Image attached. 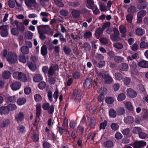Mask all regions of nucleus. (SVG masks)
I'll use <instances>...</instances> for the list:
<instances>
[{
  "instance_id": "1",
  "label": "nucleus",
  "mask_w": 148,
  "mask_h": 148,
  "mask_svg": "<svg viewBox=\"0 0 148 148\" xmlns=\"http://www.w3.org/2000/svg\"><path fill=\"white\" fill-rule=\"evenodd\" d=\"M3 55L4 57H6L7 61L10 63H15L17 60V56L14 53L10 51L8 53V51L4 49L3 52Z\"/></svg>"
},
{
  "instance_id": "2",
  "label": "nucleus",
  "mask_w": 148,
  "mask_h": 148,
  "mask_svg": "<svg viewBox=\"0 0 148 148\" xmlns=\"http://www.w3.org/2000/svg\"><path fill=\"white\" fill-rule=\"evenodd\" d=\"M13 77L15 79L25 82L27 81L26 75L23 73L18 71L14 72L13 74Z\"/></svg>"
},
{
  "instance_id": "3",
  "label": "nucleus",
  "mask_w": 148,
  "mask_h": 148,
  "mask_svg": "<svg viewBox=\"0 0 148 148\" xmlns=\"http://www.w3.org/2000/svg\"><path fill=\"white\" fill-rule=\"evenodd\" d=\"M99 75L102 77L104 82L106 84H110L113 81L112 78L109 75L104 73L103 72L100 73Z\"/></svg>"
},
{
  "instance_id": "4",
  "label": "nucleus",
  "mask_w": 148,
  "mask_h": 148,
  "mask_svg": "<svg viewBox=\"0 0 148 148\" xmlns=\"http://www.w3.org/2000/svg\"><path fill=\"white\" fill-rule=\"evenodd\" d=\"M114 34H112L110 36L111 39L113 41L115 42L119 41L120 40V38L119 36V32L118 29L116 27L113 29Z\"/></svg>"
},
{
  "instance_id": "5",
  "label": "nucleus",
  "mask_w": 148,
  "mask_h": 148,
  "mask_svg": "<svg viewBox=\"0 0 148 148\" xmlns=\"http://www.w3.org/2000/svg\"><path fill=\"white\" fill-rule=\"evenodd\" d=\"M38 32L48 33L51 32V29L47 25H40L37 27Z\"/></svg>"
},
{
  "instance_id": "6",
  "label": "nucleus",
  "mask_w": 148,
  "mask_h": 148,
  "mask_svg": "<svg viewBox=\"0 0 148 148\" xmlns=\"http://www.w3.org/2000/svg\"><path fill=\"white\" fill-rule=\"evenodd\" d=\"M8 25H1L0 26V32L1 36L3 37H7L8 35Z\"/></svg>"
},
{
  "instance_id": "7",
  "label": "nucleus",
  "mask_w": 148,
  "mask_h": 148,
  "mask_svg": "<svg viewBox=\"0 0 148 148\" xmlns=\"http://www.w3.org/2000/svg\"><path fill=\"white\" fill-rule=\"evenodd\" d=\"M146 143L143 140L135 142L133 144L134 148H141L145 146Z\"/></svg>"
},
{
  "instance_id": "8",
  "label": "nucleus",
  "mask_w": 148,
  "mask_h": 148,
  "mask_svg": "<svg viewBox=\"0 0 148 148\" xmlns=\"http://www.w3.org/2000/svg\"><path fill=\"white\" fill-rule=\"evenodd\" d=\"M25 2L28 8H31L33 5L36 8L38 7V4L36 2V0H25Z\"/></svg>"
},
{
  "instance_id": "9",
  "label": "nucleus",
  "mask_w": 148,
  "mask_h": 148,
  "mask_svg": "<svg viewBox=\"0 0 148 148\" xmlns=\"http://www.w3.org/2000/svg\"><path fill=\"white\" fill-rule=\"evenodd\" d=\"M10 86L12 90H16L19 89L20 88L21 84L19 82L15 81L13 82L11 84Z\"/></svg>"
},
{
  "instance_id": "10",
  "label": "nucleus",
  "mask_w": 148,
  "mask_h": 148,
  "mask_svg": "<svg viewBox=\"0 0 148 148\" xmlns=\"http://www.w3.org/2000/svg\"><path fill=\"white\" fill-rule=\"evenodd\" d=\"M58 67L57 65L51 66L49 69L47 73L48 76L49 77L53 75L55 72L58 70Z\"/></svg>"
},
{
  "instance_id": "11",
  "label": "nucleus",
  "mask_w": 148,
  "mask_h": 148,
  "mask_svg": "<svg viewBox=\"0 0 148 148\" xmlns=\"http://www.w3.org/2000/svg\"><path fill=\"white\" fill-rule=\"evenodd\" d=\"M104 29L101 28L100 27L97 28L95 33V35L97 39H99L100 37L102 36L103 31Z\"/></svg>"
},
{
  "instance_id": "12",
  "label": "nucleus",
  "mask_w": 148,
  "mask_h": 148,
  "mask_svg": "<svg viewBox=\"0 0 148 148\" xmlns=\"http://www.w3.org/2000/svg\"><path fill=\"white\" fill-rule=\"evenodd\" d=\"M128 96L130 98H133L135 97L137 95L136 92L132 88H128L127 90Z\"/></svg>"
},
{
  "instance_id": "13",
  "label": "nucleus",
  "mask_w": 148,
  "mask_h": 148,
  "mask_svg": "<svg viewBox=\"0 0 148 148\" xmlns=\"http://www.w3.org/2000/svg\"><path fill=\"white\" fill-rule=\"evenodd\" d=\"M129 68L127 64L123 62L120 64L119 66V69L122 71H127Z\"/></svg>"
},
{
  "instance_id": "14",
  "label": "nucleus",
  "mask_w": 148,
  "mask_h": 148,
  "mask_svg": "<svg viewBox=\"0 0 148 148\" xmlns=\"http://www.w3.org/2000/svg\"><path fill=\"white\" fill-rule=\"evenodd\" d=\"M15 23L17 27L20 31L23 32L25 30V26L22 23L19 22L18 21L15 20Z\"/></svg>"
},
{
  "instance_id": "15",
  "label": "nucleus",
  "mask_w": 148,
  "mask_h": 148,
  "mask_svg": "<svg viewBox=\"0 0 148 148\" xmlns=\"http://www.w3.org/2000/svg\"><path fill=\"white\" fill-rule=\"evenodd\" d=\"M138 65L142 68H148V61H147L142 60L138 63Z\"/></svg>"
},
{
  "instance_id": "16",
  "label": "nucleus",
  "mask_w": 148,
  "mask_h": 148,
  "mask_svg": "<svg viewBox=\"0 0 148 148\" xmlns=\"http://www.w3.org/2000/svg\"><path fill=\"white\" fill-rule=\"evenodd\" d=\"M24 116L23 113L20 112L15 116V120L17 122L22 121L24 119Z\"/></svg>"
},
{
  "instance_id": "17",
  "label": "nucleus",
  "mask_w": 148,
  "mask_h": 148,
  "mask_svg": "<svg viewBox=\"0 0 148 148\" xmlns=\"http://www.w3.org/2000/svg\"><path fill=\"white\" fill-rule=\"evenodd\" d=\"M92 80L90 78L87 79L85 82L84 86L86 88H89L91 86Z\"/></svg>"
},
{
  "instance_id": "18",
  "label": "nucleus",
  "mask_w": 148,
  "mask_h": 148,
  "mask_svg": "<svg viewBox=\"0 0 148 148\" xmlns=\"http://www.w3.org/2000/svg\"><path fill=\"white\" fill-rule=\"evenodd\" d=\"M43 77L40 74H37L35 75L33 78V81L35 82H38L42 80Z\"/></svg>"
},
{
  "instance_id": "19",
  "label": "nucleus",
  "mask_w": 148,
  "mask_h": 148,
  "mask_svg": "<svg viewBox=\"0 0 148 148\" xmlns=\"http://www.w3.org/2000/svg\"><path fill=\"white\" fill-rule=\"evenodd\" d=\"M9 111L7 106H2L0 107V114H7L9 113Z\"/></svg>"
},
{
  "instance_id": "20",
  "label": "nucleus",
  "mask_w": 148,
  "mask_h": 148,
  "mask_svg": "<svg viewBox=\"0 0 148 148\" xmlns=\"http://www.w3.org/2000/svg\"><path fill=\"white\" fill-rule=\"evenodd\" d=\"M41 53L42 56L45 57L47 54V46L43 45L41 48Z\"/></svg>"
},
{
  "instance_id": "21",
  "label": "nucleus",
  "mask_w": 148,
  "mask_h": 148,
  "mask_svg": "<svg viewBox=\"0 0 148 148\" xmlns=\"http://www.w3.org/2000/svg\"><path fill=\"white\" fill-rule=\"evenodd\" d=\"M94 82L95 83L94 84V86H97V87H98V89H99V92H101V93H103V92H102V89H103V90L106 91L107 90V89L105 88H102V87L100 88V87L101 86V84L100 83H97L96 81H95V79L94 80Z\"/></svg>"
},
{
  "instance_id": "22",
  "label": "nucleus",
  "mask_w": 148,
  "mask_h": 148,
  "mask_svg": "<svg viewBox=\"0 0 148 148\" xmlns=\"http://www.w3.org/2000/svg\"><path fill=\"white\" fill-rule=\"evenodd\" d=\"M11 76L10 72L8 71H4L2 74V77L5 79H8Z\"/></svg>"
},
{
  "instance_id": "23",
  "label": "nucleus",
  "mask_w": 148,
  "mask_h": 148,
  "mask_svg": "<svg viewBox=\"0 0 148 148\" xmlns=\"http://www.w3.org/2000/svg\"><path fill=\"white\" fill-rule=\"evenodd\" d=\"M124 121L126 124H129L133 123L134 119L132 117L128 116L124 118Z\"/></svg>"
},
{
  "instance_id": "24",
  "label": "nucleus",
  "mask_w": 148,
  "mask_h": 148,
  "mask_svg": "<svg viewBox=\"0 0 148 148\" xmlns=\"http://www.w3.org/2000/svg\"><path fill=\"white\" fill-rule=\"evenodd\" d=\"M71 14L73 17L77 18L79 17L80 15V12L76 10L73 9L71 12Z\"/></svg>"
},
{
  "instance_id": "25",
  "label": "nucleus",
  "mask_w": 148,
  "mask_h": 148,
  "mask_svg": "<svg viewBox=\"0 0 148 148\" xmlns=\"http://www.w3.org/2000/svg\"><path fill=\"white\" fill-rule=\"evenodd\" d=\"M122 72H116L115 73L114 76L116 79L120 81L122 80L123 78V76L121 74Z\"/></svg>"
},
{
  "instance_id": "26",
  "label": "nucleus",
  "mask_w": 148,
  "mask_h": 148,
  "mask_svg": "<svg viewBox=\"0 0 148 148\" xmlns=\"http://www.w3.org/2000/svg\"><path fill=\"white\" fill-rule=\"evenodd\" d=\"M114 61L117 63H120L123 62L124 60L123 57L120 56H116L114 58Z\"/></svg>"
},
{
  "instance_id": "27",
  "label": "nucleus",
  "mask_w": 148,
  "mask_h": 148,
  "mask_svg": "<svg viewBox=\"0 0 148 148\" xmlns=\"http://www.w3.org/2000/svg\"><path fill=\"white\" fill-rule=\"evenodd\" d=\"M63 50L66 55H69L70 54L71 50L68 46L64 45L63 48Z\"/></svg>"
},
{
  "instance_id": "28",
  "label": "nucleus",
  "mask_w": 148,
  "mask_h": 148,
  "mask_svg": "<svg viewBox=\"0 0 148 148\" xmlns=\"http://www.w3.org/2000/svg\"><path fill=\"white\" fill-rule=\"evenodd\" d=\"M125 108L129 110L132 111L133 108L131 103L129 101L126 102L125 103Z\"/></svg>"
},
{
  "instance_id": "29",
  "label": "nucleus",
  "mask_w": 148,
  "mask_h": 148,
  "mask_svg": "<svg viewBox=\"0 0 148 148\" xmlns=\"http://www.w3.org/2000/svg\"><path fill=\"white\" fill-rule=\"evenodd\" d=\"M136 10V7L134 5H132L129 7L127 10V12L130 14H133Z\"/></svg>"
},
{
  "instance_id": "30",
  "label": "nucleus",
  "mask_w": 148,
  "mask_h": 148,
  "mask_svg": "<svg viewBox=\"0 0 148 148\" xmlns=\"http://www.w3.org/2000/svg\"><path fill=\"white\" fill-rule=\"evenodd\" d=\"M82 93L80 91H78L77 92V93L75 94L73 92L74 97L75 98V99L77 100V102L80 101L81 99Z\"/></svg>"
},
{
  "instance_id": "31",
  "label": "nucleus",
  "mask_w": 148,
  "mask_h": 148,
  "mask_svg": "<svg viewBox=\"0 0 148 148\" xmlns=\"http://www.w3.org/2000/svg\"><path fill=\"white\" fill-rule=\"evenodd\" d=\"M87 7L89 9H92L94 8V1L93 0H87Z\"/></svg>"
},
{
  "instance_id": "32",
  "label": "nucleus",
  "mask_w": 148,
  "mask_h": 148,
  "mask_svg": "<svg viewBox=\"0 0 148 148\" xmlns=\"http://www.w3.org/2000/svg\"><path fill=\"white\" fill-rule=\"evenodd\" d=\"M41 113V107L40 104L36 105V117H39Z\"/></svg>"
},
{
  "instance_id": "33",
  "label": "nucleus",
  "mask_w": 148,
  "mask_h": 148,
  "mask_svg": "<svg viewBox=\"0 0 148 148\" xmlns=\"http://www.w3.org/2000/svg\"><path fill=\"white\" fill-rule=\"evenodd\" d=\"M27 65L29 68L32 71H35L36 69V64L32 62H28Z\"/></svg>"
},
{
  "instance_id": "34",
  "label": "nucleus",
  "mask_w": 148,
  "mask_h": 148,
  "mask_svg": "<svg viewBox=\"0 0 148 148\" xmlns=\"http://www.w3.org/2000/svg\"><path fill=\"white\" fill-rule=\"evenodd\" d=\"M7 106L9 112L10 111H12L14 110L17 108L16 105L13 103L10 104L8 105Z\"/></svg>"
},
{
  "instance_id": "35",
  "label": "nucleus",
  "mask_w": 148,
  "mask_h": 148,
  "mask_svg": "<svg viewBox=\"0 0 148 148\" xmlns=\"http://www.w3.org/2000/svg\"><path fill=\"white\" fill-rule=\"evenodd\" d=\"M103 145L106 147L110 148L114 146V143L112 141L108 140L104 142L103 143Z\"/></svg>"
},
{
  "instance_id": "36",
  "label": "nucleus",
  "mask_w": 148,
  "mask_h": 148,
  "mask_svg": "<svg viewBox=\"0 0 148 148\" xmlns=\"http://www.w3.org/2000/svg\"><path fill=\"white\" fill-rule=\"evenodd\" d=\"M136 34L138 36H142L145 33V30L140 28H137L135 30Z\"/></svg>"
},
{
  "instance_id": "37",
  "label": "nucleus",
  "mask_w": 148,
  "mask_h": 148,
  "mask_svg": "<svg viewBox=\"0 0 148 148\" xmlns=\"http://www.w3.org/2000/svg\"><path fill=\"white\" fill-rule=\"evenodd\" d=\"M132 131L133 133L135 134H139L140 132L142 131V130L140 127H135L133 128Z\"/></svg>"
},
{
  "instance_id": "38",
  "label": "nucleus",
  "mask_w": 148,
  "mask_h": 148,
  "mask_svg": "<svg viewBox=\"0 0 148 148\" xmlns=\"http://www.w3.org/2000/svg\"><path fill=\"white\" fill-rule=\"evenodd\" d=\"M21 51L23 54H27L29 52L28 48L26 46H23L21 48Z\"/></svg>"
},
{
  "instance_id": "39",
  "label": "nucleus",
  "mask_w": 148,
  "mask_h": 148,
  "mask_svg": "<svg viewBox=\"0 0 148 148\" xmlns=\"http://www.w3.org/2000/svg\"><path fill=\"white\" fill-rule=\"evenodd\" d=\"M26 101V99L24 98H21L18 99L17 101V103L19 105H21L25 104Z\"/></svg>"
},
{
  "instance_id": "40",
  "label": "nucleus",
  "mask_w": 148,
  "mask_h": 148,
  "mask_svg": "<svg viewBox=\"0 0 148 148\" xmlns=\"http://www.w3.org/2000/svg\"><path fill=\"white\" fill-rule=\"evenodd\" d=\"M143 4H139L137 5V8L139 10L143 9L145 8L147 6L148 4L146 2H143Z\"/></svg>"
},
{
  "instance_id": "41",
  "label": "nucleus",
  "mask_w": 148,
  "mask_h": 148,
  "mask_svg": "<svg viewBox=\"0 0 148 148\" xmlns=\"http://www.w3.org/2000/svg\"><path fill=\"white\" fill-rule=\"evenodd\" d=\"M100 42L102 44L106 45L108 44L109 42V40L106 37H101L99 39Z\"/></svg>"
},
{
  "instance_id": "42",
  "label": "nucleus",
  "mask_w": 148,
  "mask_h": 148,
  "mask_svg": "<svg viewBox=\"0 0 148 148\" xmlns=\"http://www.w3.org/2000/svg\"><path fill=\"white\" fill-rule=\"evenodd\" d=\"M118 115H121L124 114L125 113V110L123 107H120L117 110Z\"/></svg>"
},
{
  "instance_id": "43",
  "label": "nucleus",
  "mask_w": 148,
  "mask_h": 148,
  "mask_svg": "<svg viewBox=\"0 0 148 148\" xmlns=\"http://www.w3.org/2000/svg\"><path fill=\"white\" fill-rule=\"evenodd\" d=\"M59 12L60 15L64 16H68L69 15L68 11L66 10L62 9Z\"/></svg>"
},
{
  "instance_id": "44",
  "label": "nucleus",
  "mask_w": 148,
  "mask_h": 148,
  "mask_svg": "<svg viewBox=\"0 0 148 148\" xmlns=\"http://www.w3.org/2000/svg\"><path fill=\"white\" fill-rule=\"evenodd\" d=\"M110 116L112 118H115L116 116V112L113 109H110L109 112Z\"/></svg>"
},
{
  "instance_id": "45",
  "label": "nucleus",
  "mask_w": 148,
  "mask_h": 148,
  "mask_svg": "<svg viewBox=\"0 0 148 148\" xmlns=\"http://www.w3.org/2000/svg\"><path fill=\"white\" fill-rule=\"evenodd\" d=\"M99 4L100 6V9L101 11H105L106 10L105 4L101 2H99Z\"/></svg>"
},
{
  "instance_id": "46",
  "label": "nucleus",
  "mask_w": 148,
  "mask_h": 148,
  "mask_svg": "<svg viewBox=\"0 0 148 148\" xmlns=\"http://www.w3.org/2000/svg\"><path fill=\"white\" fill-rule=\"evenodd\" d=\"M25 36L26 39H32L33 36V34L30 31H27L25 33Z\"/></svg>"
},
{
  "instance_id": "47",
  "label": "nucleus",
  "mask_w": 148,
  "mask_h": 148,
  "mask_svg": "<svg viewBox=\"0 0 148 148\" xmlns=\"http://www.w3.org/2000/svg\"><path fill=\"white\" fill-rule=\"evenodd\" d=\"M119 29L120 32L123 34H125L127 32V29L126 27L123 25L120 26Z\"/></svg>"
},
{
  "instance_id": "48",
  "label": "nucleus",
  "mask_w": 148,
  "mask_h": 148,
  "mask_svg": "<svg viewBox=\"0 0 148 148\" xmlns=\"http://www.w3.org/2000/svg\"><path fill=\"white\" fill-rule=\"evenodd\" d=\"M83 47L86 51H89L91 49V46L89 43L87 42H85L83 45Z\"/></svg>"
},
{
  "instance_id": "49",
  "label": "nucleus",
  "mask_w": 148,
  "mask_h": 148,
  "mask_svg": "<svg viewBox=\"0 0 148 148\" xmlns=\"http://www.w3.org/2000/svg\"><path fill=\"white\" fill-rule=\"evenodd\" d=\"M125 98V95L123 93H121L118 96L117 99L119 101H121L124 100Z\"/></svg>"
},
{
  "instance_id": "50",
  "label": "nucleus",
  "mask_w": 148,
  "mask_h": 148,
  "mask_svg": "<svg viewBox=\"0 0 148 148\" xmlns=\"http://www.w3.org/2000/svg\"><path fill=\"white\" fill-rule=\"evenodd\" d=\"M110 127L114 131L117 130L119 127V125L115 123H113L111 124L110 125Z\"/></svg>"
},
{
  "instance_id": "51",
  "label": "nucleus",
  "mask_w": 148,
  "mask_h": 148,
  "mask_svg": "<svg viewBox=\"0 0 148 148\" xmlns=\"http://www.w3.org/2000/svg\"><path fill=\"white\" fill-rule=\"evenodd\" d=\"M113 46L118 49H121L123 48V45L119 42H116L113 45Z\"/></svg>"
},
{
  "instance_id": "52",
  "label": "nucleus",
  "mask_w": 148,
  "mask_h": 148,
  "mask_svg": "<svg viewBox=\"0 0 148 148\" xmlns=\"http://www.w3.org/2000/svg\"><path fill=\"white\" fill-rule=\"evenodd\" d=\"M92 36V33L90 31H88L84 33V37L85 38L89 39Z\"/></svg>"
},
{
  "instance_id": "53",
  "label": "nucleus",
  "mask_w": 148,
  "mask_h": 148,
  "mask_svg": "<svg viewBox=\"0 0 148 148\" xmlns=\"http://www.w3.org/2000/svg\"><path fill=\"white\" fill-rule=\"evenodd\" d=\"M12 34L15 36H18L19 34V31L18 29L16 28H12L11 29Z\"/></svg>"
},
{
  "instance_id": "54",
  "label": "nucleus",
  "mask_w": 148,
  "mask_h": 148,
  "mask_svg": "<svg viewBox=\"0 0 148 148\" xmlns=\"http://www.w3.org/2000/svg\"><path fill=\"white\" fill-rule=\"evenodd\" d=\"M147 12L145 10H142L138 13L137 16L143 17L145 16Z\"/></svg>"
},
{
  "instance_id": "55",
  "label": "nucleus",
  "mask_w": 148,
  "mask_h": 148,
  "mask_svg": "<svg viewBox=\"0 0 148 148\" xmlns=\"http://www.w3.org/2000/svg\"><path fill=\"white\" fill-rule=\"evenodd\" d=\"M96 123V121L95 119L93 117H91L90 118V126L91 127H93L95 125Z\"/></svg>"
},
{
  "instance_id": "56",
  "label": "nucleus",
  "mask_w": 148,
  "mask_h": 148,
  "mask_svg": "<svg viewBox=\"0 0 148 148\" xmlns=\"http://www.w3.org/2000/svg\"><path fill=\"white\" fill-rule=\"evenodd\" d=\"M131 81V80L130 78L127 77H125L123 79V81L124 84L127 85L130 84Z\"/></svg>"
},
{
  "instance_id": "57",
  "label": "nucleus",
  "mask_w": 148,
  "mask_h": 148,
  "mask_svg": "<svg viewBox=\"0 0 148 148\" xmlns=\"http://www.w3.org/2000/svg\"><path fill=\"white\" fill-rule=\"evenodd\" d=\"M19 60L20 62L25 63L27 61V59L24 55H21L19 57Z\"/></svg>"
},
{
  "instance_id": "58",
  "label": "nucleus",
  "mask_w": 148,
  "mask_h": 148,
  "mask_svg": "<svg viewBox=\"0 0 148 148\" xmlns=\"http://www.w3.org/2000/svg\"><path fill=\"white\" fill-rule=\"evenodd\" d=\"M133 19V15L132 14H129L126 17V19L129 23H131Z\"/></svg>"
},
{
  "instance_id": "59",
  "label": "nucleus",
  "mask_w": 148,
  "mask_h": 148,
  "mask_svg": "<svg viewBox=\"0 0 148 148\" xmlns=\"http://www.w3.org/2000/svg\"><path fill=\"white\" fill-rule=\"evenodd\" d=\"M140 47L141 48H145L148 47V43L145 42H141L140 45Z\"/></svg>"
},
{
  "instance_id": "60",
  "label": "nucleus",
  "mask_w": 148,
  "mask_h": 148,
  "mask_svg": "<svg viewBox=\"0 0 148 148\" xmlns=\"http://www.w3.org/2000/svg\"><path fill=\"white\" fill-rule=\"evenodd\" d=\"M69 5L70 6H71L74 8L77 7L80 5V3L78 2H69Z\"/></svg>"
},
{
  "instance_id": "61",
  "label": "nucleus",
  "mask_w": 148,
  "mask_h": 148,
  "mask_svg": "<svg viewBox=\"0 0 148 148\" xmlns=\"http://www.w3.org/2000/svg\"><path fill=\"white\" fill-rule=\"evenodd\" d=\"M46 86V83L43 81L40 82L38 84L39 88L41 89L44 88Z\"/></svg>"
},
{
  "instance_id": "62",
  "label": "nucleus",
  "mask_w": 148,
  "mask_h": 148,
  "mask_svg": "<svg viewBox=\"0 0 148 148\" xmlns=\"http://www.w3.org/2000/svg\"><path fill=\"white\" fill-rule=\"evenodd\" d=\"M54 3L58 6L59 7H63L64 6V4L58 0H54Z\"/></svg>"
},
{
  "instance_id": "63",
  "label": "nucleus",
  "mask_w": 148,
  "mask_h": 148,
  "mask_svg": "<svg viewBox=\"0 0 148 148\" xmlns=\"http://www.w3.org/2000/svg\"><path fill=\"white\" fill-rule=\"evenodd\" d=\"M39 34V37L42 40H45L46 38V36L45 35V33L38 32Z\"/></svg>"
},
{
  "instance_id": "64",
  "label": "nucleus",
  "mask_w": 148,
  "mask_h": 148,
  "mask_svg": "<svg viewBox=\"0 0 148 148\" xmlns=\"http://www.w3.org/2000/svg\"><path fill=\"white\" fill-rule=\"evenodd\" d=\"M35 100L37 101H39L42 99V97L39 94H36L34 96Z\"/></svg>"
}]
</instances>
